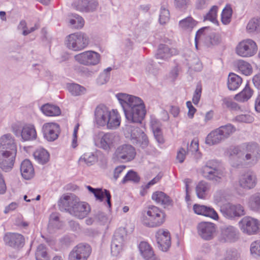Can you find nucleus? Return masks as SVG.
<instances>
[{
  "instance_id": "1",
  "label": "nucleus",
  "mask_w": 260,
  "mask_h": 260,
  "mask_svg": "<svg viewBox=\"0 0 260 260\" xmlns=\"http://www.w3.org/2000/svg\"><path fill=\"white\" fill-rule=\"evenodd\" d=\"M123 110L126 119L134 123H141L146 114L145 105L139 97L119 93L116 95Z\"/></svg>"
},
{
  "instance_id": "2",
  "label": "nucleus",
  "mask_w": 260,
  "mask_h": 260,
  "mask_svg": "<svg viewBox=\"0 0 260 260\" xmlns=\"http://www.w3.org/2000/svg\"><path fill=\"white\" fill-rule=\"evenodd\" d=\"M231 155H236L246 164L253 166L260 158V149L255 143L244 144L233 148Z\"/></svg>"
},
{
  "instance_id": "3",
  "label": "nucleus",
  "mask_w": 260,
  "mask_h": 260,
  "mask_svg": "<svg viewBox=\"0 0 260 260\" xmlns=\"http://www.w3.org/2000/svg\"><path fill=\"white\" fill-rule=\"evenodd\" d=\"M201 173L204 178L216 183L221 182L225 176L220 162L215 159L206 161L201 168Z\"/></svg>"
},
{
  "instance_id": "4",
  "label": "nucleus",
  "mask_w": 260,
  "mask_h": 260,
  "mask_svg": "<svg viewBox=\"0 0 260 260\" xmlns=\"http://www.w3.org/2000/svg\"><path fill=\"white\" fill-rule=\"evenodd\" d=\"M125 137L131 140L134 144L140 145L142 148H145L148 144L147 136L138 127L132 124H126L123 128Z\"/></svg>"
},
{
  "instance_id": "5",
  "label": "nucleus",
  "mask_w": 260,
  "mask_h": 260,
  "mask_svg": "<svg viewBox=\"0 0 260 260\" xmlns=\"http://www.w3.org/2000/svg\"><path fill=\"white\" fill-rule=\"evenodd\" d=\"M147 216L143 219V223L147 226L154 228L161 225L165 221L166 214L156 206L151 205L146 210Z\"/></svg>"
},
{
  "instance_id": "6",
  "label": "nucleus",
  "mask_w": 260,
  "mask_h": 260,
  "mask_svg": "<svg viewBox=\"0 0 260 260\" xmlns=\"http://www.w3.org/2000/svg\"><path fill=\"white\" fill-rule=\"evenodd\" d=\"M93 141L96 147L108 152L116 144V136L113 133L100 132L94 135Z\"/></svg>"
},
{
  "instance_id": "7",
  "label": "nucleus",
  "mask_w": 260,
  "mask_h": 260,
  "mask_svg": "<svg viewBox=\"0 0 260 260\" xmlns=\"http://www.w3.org/2000/svg\"><path fill=\"white\" fill-rule=\"evenodd\" d=\"M89 39L86 34L79 32L72 34L67 37V47L74 51H80L85 48L88 45Z\"/></svg>"
},
{
  "instance_id": "8",
  "label": "nucleus",
  "mask_w": 260,
  "mask_h": 260,
  "mask_svg": "<svg viewBox=\"0 0 260 260\" xmlns=\"http://www.w3.org/2000/svg\"><path fill=\"white\" fill-rule=\"evenodd\" d=\"M136 154L135 148L129 144H122L117 147L113 154L114 161L125 162L134 159Z\"/></svg>"
},
{
  "instance_id": "9",
  "label": "nucleus",
  "mask_w": 260,
  "mask_h": 260,
  "mask_svg": "<svg viewBox=\"0 0 260 260\" xmlns=\"http://www.w3.org/2000/svg\"><path fill=\"white\" fill-rule=\"evenodd\" d=\"M127 234L124 229L120 228L116 231L111 245V252L113 256L117 257L122 250L126 239Z\"/></svg>"
},
{
  "instance_id": "10",
  "label": "nucleus",
  "mask_w": 260,
  "mask_h": 260,
  "mask_svg": "<svg viewBox=\"0 0 260 260\" xmlns=\"http://www.w3.org/2000/svg\"><path fill=\"white\" fill-rule=\"evenodd\" d=\"M257 50V47L255 42L251 39H246L240 42L236 47L237 54L243 57L253 56Z\"/></svg>"
},
{
  "instance_id": "11",
  "label": "nucleus",
  "mask_w": 260,
  "mask_h": 260,
  "mask_svg": "<svg viewBox=\"0 0 260 260\" xmlns=\"http://www.w3.org/2000/svg\"><path fill=\"white\" fill-rule=\"evenodd\" d=\"M220 211L224 217L229 219H234L245 214L244 207L240 204H223L220 207Z\"/></svg>"
},
{
  "instance_id": "12",
  "label": "nucleus",
  "mask_w": 260,
  "mask_h": 260,
  "mask_svg": "<svg viewBox=\"0 0 260 260\" xmlns=\"http://www.w3.org/2000/svg\"><path fill=\"white\" fill-rule=\"evenodd\" d=\"M75 59L79 63L86 66H95L101 59L100 54L93 51H86L76 55Z\"/></svg>"
},
{
  "instance_id": "13",
  "label": "nucleus",
  "mask_w": 260,
  "mask_h": 260,
  "mask_svg": "<svg viewBox=\"0 0 260 260\" xmlns=\"http://www.w3.org/2000/svg\"><path fill=\"white\" fill-rule=\"evenodd\" d=\"M259 223L257 219L250 216H245L239 222V225L243 233L252 235L258 232Z\"/></svg>"
},
{
  "instance_id": "14",
  "label": "nucleus",
  "mask_w": 260,
  "mask_h": 260,
  "mask_svg": "<svg viewBox=\"0 0 260 260\" xmlns=\"http://www.w3.org/2000/svg\"><path fill=\"white\" fill-rule=\"evenodd\" d=\"M91 252L89 245L79 244L75 246L69 255V260H87Z\"/></svg>"
},
{
  "instance_id": "15",
  "label": "nucleus",
  "mask_w": 260,
  "mask_h": 260,
  "mask_svg": "<svg viewBox=\"0 0 260 260\" xmlns=\"http://www.w3.org/2000/svg\"><path fill=\"white\" fill-rule=\"evenodd\" d=\"M6 245L15 249L21 248L24 245L25 239L23 235L17 233H7L4 237Z\"/></svg>"
},
{
  "instance_id": "16",
  "label": "nucleus",
  "mask_w": 260,
  "mask_h": 260,
  "mask_svg": "<svg viewBox=\"0 0 260 260\" xmlns=\"http://www.w3.org/2000/svg\"><path fill=\"white\" fill-rule=\"evenodd\" d=\"M198 233L203 239L210 240L213 238L216 230V225L212 222H201L197 226Z\"/></svg>"
},
{
  "instance_id": "17",
  "label": "nucleus",
  "mask_w": 260,
  "mask_h": 260,
  "mask_svg": "<svg viewBox=\"0 0 260 260\" xmlns=\"http://www.w3.org/2000/svg\"><path fill=\"white\" fill-rule=\"evenodd\" d=\"M15 152L0 151V168L5 172H8L13 168L15 157Z\"/></svg>"
},
{
  "instance_id": "18",
  "label": "nucleus",
  "mask_w": 260,
  "mask_h": 260,
  "mask_svg": "<svg viewBox=\"0 0 260 260\" xmlns=\"http://www.w3.org/2000/svg\"><path fill=\"white\" fill-rule=\"evenodd\" d=\"M59 131V126L56 123H46L42 127L44 137L50 142L54 141L58 138Z\"/></svg>"
},
{
  "instance_id": "19",
  "label": "nucleus",
  "mask_w": 260,
  "mask_h": 260,
  "mask_svg": "<svg viewBox=\"0 0 260 260\" xmlns=\"http://www.w3.org/2000/svg\"><path fill=\"white\" fill-rule=\"evenodd\" d=\"M156 238L159 248L163 251H167L171 244L169 231L159 229L156 233Z\"/></svg>"
},
{
  "instance_id": "20",
  "label": "nucleus",
  "mask_w": 260,
  "mask_h": 260,
  "mask_svg": "<svg viewBox=\"0 0 260 260\" xmlns=\"http://www.w3.org/2000/svg\"><path fill=\"white\" fill-rule=\"evenodd\" d=\"M257 183L256 176L255 173L248 171L241 176L239 183L240 186L246 189L253 188Z\"/></svg>"
},
{
  "instance_id": "21",
  "label": "nucleus",
  "mask_w": 260,
  "mask_h": 260,
  "mask_svg": "<svg viewBox=\"0 0 260 260\" xmlns=\"http://www.w3.org/2000/svg\"><path fill=\"white\" fill-rule=\"evenodd\" d=\"M5 151L17 152V146L14 137L7 134L0 137V151Z\"/></svg>"
},
{
  "instance_id": "22",
  "label": "nucleus",
  "mask_w": 260,
  "mask_h": 260,
  "mask_svg": "<svg viewBox=\"0 0 260 260\" xmlns=\"http://www.w3.org/2000/svg\"><path fill=\"white\" fill-rule=\"evenodd\" d=\"M90 211L89 206L85 203L79 202L77 199L70 209V214L79 219L85 217Z\"/></svg>"
},
{
  "instance_id": "23",
  "label": "nucleus",
  "mask_w": 260,
  "mask_h": 260,
  "mask_svg": "<svg viewBox=\"0 0 260 260\" xmlns=\"http://www.w3.org/2000/svg\"><path fill=\"white\" fill-rule=\"evenodd\" d=\"M74 6L79 11L89 13L97 9L99 3L96 0H77L74 3Z\"/></svg>"
},
{
  "instance_id": "24",
  "label": "nucleus",
  "mask_w": 260,
  "mask_h": 260,
  "mask_svg": "<svg viewBox=\"0 0 260 260\" xmlns=\"http://www.w3.org/2000/svg\"><path fill=\"white\" fill-rule=\"evenodd\" d=\"M110 111L105 106H98L94 111L95 120L96 124L101 126H106V121Z\"/></svg>"
},
{
  "instance_id": "25",
  "label": "nucleus",
  "mask_w": 260,
  "mask_h": 260,
  "mask_svg": "<svg viewBox=\"0 0 260 260\" xmlns=\"http://www.w3.org/2000/svg\"><path fill=\"white\" fill-rule=\"evenodd\" d=\"M193 210L198 215L208 217L214 220L218 219V215L216 211L212 207L199 204H194Z\"/></svg>"
},
{
  "instance_id": "26",
  "label": "nucleus",
  "mask_w": 260,
  "mask_h": 260,
  "mask_svg": "<svg viewBox=\"0 0 260 260\" xmlns=\"http://www.w3.org/2000/svg\"><path fill=\"white\" fill-rule=\"evenodd\" d=\"M221 236L225 242H233L239 239V233L235 227L229 225L222 229Z\"/></svg>"
},
{
  "instance_id": "27",
  "label": "nucleus",
  "mask_w": 260,
  "mask_h": 260,
  "mask_svg": "<svg viewBox=\"0 0 260 260\" xmlns=\"http://www.w3.org/2000/svg\"><path fill=\"white\" fill-rule=\"evenodd\" d=\"M77 200L75 196L73 194L63 196L58 203L59 210L61 211H67L70 213V209L74 206Z\"/></svg>"
},
{
  "instance_id": "28",
  "label": "nucleus",
  "mask_w": 260,
  "mask_h": 260,
  "mask_svg": "<svg viewBox=\"0 0 260 260\" xmlns=\"http://www.w3.org/2000/svg\"><path fill=\"white\" fill-rule=\"evenodd\" d=\"M177 54L178 51L176 49L170 48L165 44H160L155 54V57L157 59L167 60Z\"/></svg>"
},
{
  "instance_id": "29",
  "label": "nucleus",
  "mask_w": 260,
  "mask_h": 260,
  "mask_svg": "<svg viewBox=\"0 0 260 260\" xmlns=\"http://www.w3.org/2000/svg\"><path fill=\"white\" fill-rule=\"evenodd\" d=\"M87 189L89 191L93 193L94 197L97 200L100 201H103L105 197L106 198V202L108 205L109 208L111 207V194L109 190L107 189L103 190L102 188L94 189L90 186H87Z\"/></svg>"
},
{
  "instance_id": "30",
  "label": "nucleus",
  "mask_w": 260,
  "mask_h": 260,
  "mask_svg": "<svg viewBox=\"0 0 260 260\" xmlns=\"http://www.w3.org/2000/svg\"><path fill=\"white\" fill-rule=\"evenodd\" d=\"M20 171L22 177L26 180L30 179L35 174L32 164L28 159H25L21 162Z\"/></svg>"
},
{
  "instance_id": "31",
  "label": "nucleus",
  "mask_w": 260,
  "mask_h": 260,
  "mask_svg": "<svg viewBox=\"0 0 260 260\" xmlns=\"http://www.w3.org/2000/svg\"><path fill=\"white\" fill-rule=\"evenodd\" d=\"M139 250L142 256L146 260H158L150 246L146 242H141Z\"/></svg>"
},
{
  "instance_id": "32",
  "label": "nucleus",
  "mask_w": 260,
  "mask_h": 260,
  "mask_svg": "<svg viewBox=\"0 0 260 260\" xmlns=\"http://www.w3.org/2000/svg\"><path fill=\"white\" fill-rule=\"evenodd\" d=\"M120 124V117L118 112L112 110L110 111L106 121V126L108 129H114L117 128Z\"/></svg>"
},
{
  "instance_id": "33",
  "label": "nucleus",
  "mask_w": 260,
  "mask_h": 260,
  "mask_svg": "<svg viewBox=\"0 0 260 260\" xmlns=\"http://www.w3.org/2000/svg\"><path fill=\"white\" fill-rule=\"evenodd\" d=\"M21 136L24 141H31L36 139L37 132L33 125H24L21 131Z\"/></svg>"
},
{
  "instance_id": "34",
  "label": "nucleus",
  "mask_w": 260,
  "mask_h": 260,
  "mask_svg": "<svg viewBox=\"0 0 260 260\" xmlns=\"http://www.w3.org/2000/svg\"><path fill=\"white\" fill-rule=\"evenodd\" d=\"M224 139L219 128L212 131L209 134L206 139V144L213 145L219 143Z\"/></svg>"
},
{
  "instance_id": "35",
  "label": "nucleus",
  "mask_w": 260,
  "mask_h": 260,
  "mask_svg": "<svg viewBox=\"0 0 260 260\" xmlns=\"http://www.w3.org/2000/svg\"><path fill=\"white\" fill-rule=\"evenodd\" d=\"M152 199L165 207L171 205L172 203L170 197L162 191L154 192L152 196Z\"/></svg>"
},
{
  "instance_id": "36",
  "label": "nucleus",
  "mask_w": 260,
  "mask_h": 260,
  "mask_svg": "<svg viewBox=\"0 0 260 260\" xmlns=\"http://www.w3.org/2000/svg\"><path fill=\"white\" fill-rule=\"evenodd\" d=\"M242 82V78L235 73H231L228 79V87L230 90H235L239 87Z\"/></svg>"
},
{
  "instance_id": "37",
  "label": "nucleus",
  "mask_w": 260,
  "mask_h": 260,
  "mask_svg": "<svg viewBox=\"0 0 260 260\" xmlns=\"http://www.w3.org/2000/svg\"><path fill=\"white\" fill-rule=\"evenodd\" d=\"M42 112L48 116H56L60 114L59 108L53 105L47 104L41 107Z\"/></svg>"
},
{
  "instance_id": "38",
  "label": "nucleus",
  "mask_w": 260,
  "mask_h": 260,
  "mask_svg": "<svg viewBox=\"0 0 260 260\" xmlns=\"http://www.w3.org/2000/svg\"><path fill=\"white\" fill-rule=\"evenodd\" d=\"M34 156L36 160L41 164H45L49 160V154L44 148H39L34 153Z\"/></svg>"
},
{
  "instance_id": "39",
  "label": "nucleus",
  "mask_w": 260,
  "mask_h": 260,
  "mask_svg": "<svg viewBox=\"0 0 260 260\" xmlns=\"http://www.w3.org/2000/svg\"><path fill=\"white\" fill-rule=\"evenodd\" d=\"M197 21L191 17H187L179 22V26L182 29L186 31H191L197 25Z\"/></svg>"
},
{
  "instance_id": "40",
  "label": "nucleus",
  "mask_w": 260,
  "mask_h": 260,
  "mask_svg": "<svg viewBox=\"0 0 260 260\" xmlns=\"http://www.w3.org/2000/svg\"><path fill=\"white\" fill-rule=\"evenodd\" d=\"M209 188V184L204 181H200L196 187L197 197L200 199H205Z\"/></svg>"
},
{
  "instance_id": "41",
  "label": "nucleus",
  "mask_w": 260,
  "mask_h": 260,
  "mask_svg": "<svg viewBox=\"0 0 260 260\" xmlns=\"http://www.w3.org/2000/svg\"><path fill=\"white\" fill-rule=\"evenodd\" d=\"M252 94L253 90L247 84L241 92L236 95L235 99L238 101L243 102L248 101L251 97Z\"/></svg>"
},
{
  "instance_id": "42",
  "label": "nucleus",
  "mask_w": 260,
  "mask_h": 260,
  "mask_svg": "<svg viewBox=\"0 0 260 260\" xmlns=\"http://www.w3.org/2000/svg\"><path fill=\"white\" fill-rule=\"evenodd\" d=\"M250 208L255 211H260V193L256 192L252 194L248 201Z\"/></svg>"
},
{
  "instance_id": "43",
  "label": "nucleus",
  "mask_w": 260,
  "mask_h": 260,
  "mask_svg": "<svg viewBox=\"0 0 260 260\" xmlns=\"http://www.w3.org/2000/svg\"><path fill=\"white\" fill-rule=\"evenodd\" d=\"M36 260H49L46 247L41 244L37 248L35 252Z\"/></svg>"
},
{
  "instance_id": "44",
  "label": "nucleus",
  "mask_w": 260,
  "mask_h": 260,
  "mask_svg": "<svg viewBox=\"0 0 260 260\" xmlns=\"http://www.w3.org/2000/svg\"><path fill=\"white\" fill-rule=\"evenodd\" d=\"M219 129L224 140L229 138L236 130V127L230 123L221 126L219 127Z\"/></svg>"
},
{
  "instance_id": "45",
  "label": "nucleus",
  "mask_w": 260,
  "mask_h": 260,
  "mask_svg": "<svg viewBox=\"0 0 260 260\" xmlns=\"http://www.w3.org/2000/svg\"><path fill=\"white\" fill-rule=\"evenodd\" d=\"M84 21L82 17L77 14H73L69 19L70 25L74 28H80L84 25Z\"/></svg>"
},
{
  "instance_id": "46",
  "label": "nucleus",
  "mask_w": 260,
  "mask_h": 260,
  "mask_svg": "<svg viewBox=\"0 0 260 260\" xmlns=\"http://www.w3.org/2000/svg\"><path fill=\"white\" fill-rule=\"evenodd\" d=\"M68 89L69 92L73 95H80L85 92V88L75 83L70 84L68 85Z\"/></svg>"
},
{
  "instance_id": "47",
  "label": "nucleus",
  "mask_w": 260,
  "mask_h": 260,
  "mask_svg": "<svg viewBox=\"0 0 260 260\" xmlns=\"http://www.w3.org/2000/svg\"><path fill=\"white\" fill-rule=\"evenodd\" d=\"M238 68L239 70L244 75L246 76L250 75L252 72L251 65L243 60H240L238 63Z\"/></svg>"
},
{
  "instance_id": "48",
  "label": "nucleus",
  "mask_w": 260,
  "mask_h": 260,
  "mask_svg": "<svg viewBox=\"0 0 260 260\" xmlns=\"http://www.w3.org/2000/svg\"><path fill=\"white\" fill-rule=\"evenodd\" d=\"M96 157L92 152H88L84 154L80 158V162H84L88 166L93 165L96 161Z\"/></svg>"
},
{
  "instance_id": "49",
  "label": "nucleus",
  "mask_w": 260,
  "mask_h": 260,
  "mask_svg": "<svg viewBox=\"0 0 260 260\" xmlns=\"http://www.w3.org/2000/svg\"><path fill=\"white\" fill-rule=\"evenodd\" d=\"M140 177L137 173L132 170L129 171L124 177L123 178L121 182L123 184L125 183L128 181H131L135 183H137L140 181Z\"/></svg>"
},
{
  "instance_id": "50",
  "label": "nucleus",
  "mask_w": 260,
  "mask_h": 260,
  "mask_svg": "<svg viewBox=\"0 0 260 260\" xmlns=\"http://www.w3.org/2000/svg\"><path fill=\"white\" fill-rule=\"evenodd\" d=\"M232 10L231 7L225 8L222 12L221 21L224 24H229L231 20Z\"/></svg>"
},
{
  "instance_id": "51",
  "label": "nucleus",
  "mask_w": 260,
  "mask_h": 260,
  "mask_svg": "<svg viewBox=\"0 0 260 260\" xmlns=\"http://www.w3.org/2000/svg\"><path fill=\"white\" fill-rule=\"evenodd\" d=\"M204 39L205 45L209 47L212 45L217 44L220 41L219 37L214 33L206 36Z\"/></svg>"
},
{
  "instance_id": "52",
  "label": "nucleus",
  "mask_w": 260,
  "mask_h": 260,
  "mask_svg": "<svg viewBox=\"0 0 260 260\" xmlns=\"http://www.w3.org/2000/svg\"><path fill=\"white\" fill-rule=\"evenodd\" d=\"M250 252L255 258H260V241H255L251 244Z\"/></svg>"
},
{
  "instance_id": "53",
  "label": "nucleus",
  "mask_w": 260,
  "mask_h": 260,
  "mask_svg": "<svg viewBox=\"0 0 260 260\" xmlns=\"http://www.w3.org/2000/svg\"><path fill=\"white\" fill-rule=\"evenodd\" d=\"M260 27V19L253 18L250 20L247 25V29L252 32L256 30Z\"/></svg>"
},
{
  "instance_id": "54",
  "label": "nucleus",
  "mask_w": 260,
  "mask_h": 260,
  "mask_svg": "<svg viewBox=\"0 0 260 260\" xmlns=\"http://www.w3.org/2000/svg\"><path fill=\"white\" fill-rule=\"evenodd\" d=\"M170 19V13L168 9L164 7H161L159 14V22L160 24H165L169 21Z\"/></svg>"
},
{
  "instance_id": "55",
  "label": "nucleus",
  "mask_w": 260,
  "mask_h": 260,
  "mask_svg": "<svg viewBox=\"0 0 260 260\" xmlns=\"http://www.w3.org/2000/svg\"><path fill=\"white\" fill-rule=\"evenodd\" d=\"M217 9V6H213L205 17V20H209L213 23L217 22L216 20Z\"/></svg>"
},
{
  "instance_id": "56",
  "label": "nucleus",
  "mask_w": 260,
  "mask_h": 260,
  "mask_svg": "<svg viewBox=\"0 0 260 260\" xmlns=\"http://www.w3.org/2000/svg\"><path fill=\"white\" fill-rule=\"evenodd\" d=\"M202 88L201 84L198 83L196 86V90L192 97V102L194 105H197L201 98Z\"/></svg>"
},
{
  "instance_id": "57",
  "label": "nucleus",
  "mask_w": 260,
  "mask_h": 260,
  "mask_svg": "<svg viewBox=\"0 0 260 260\" xmlns=\"http://www.w3.org/2000/svg\"><path fill=\"white\" fill-rule=\"evenodd\" d=\"M223 103L226 106V107L230 108L232 110H238L240 109V107L239 106V105L229 98L223 99Z\"/></svg>"
},
{
  "instance_id": "58",
  "label": "nucleus",
  "mask_w": 260,
  "mask_h": 260,
  "mask_svg": "<svg viewBox=\"0 0 260 260\" xmlns=\"http://www.w3.org/2000/svg\"><path fill=\"white\" fill-rule=\"evenodd\" d=\"M235 119L238 122L251 123L253 121V117L249 114H241L237 116Z\"/></svg>"
},
{
  "instance_id": "59",
  "label": "nucleus",
  "mask_w": 260,
  "mask_h": 260,
  "mask_svg": "<svg viewBox=\"0 0 260 260\" xmlns=\"http://www.w3.org/2000/svg\"><path fill=\"white\" fill-rule=\"evenodd\" d=\"M209 28V27H203L199 29L197 31L195 37V43L196 48H197V43L198 40L202 38H206V37L205 36L206 35L205 30L208 29Z\"/></svg>"
},
{
  "instance_id": "60",
  "label": "nucleus",
  "mask_w": 260,
  "mask_h": 260,
  "mask_svg": "<svg viewBox=\"0 0 260 260\" xmlns=\"http://www.w3.org/2000/svg\"><path fill=\"white\" fill-rule=\"evenodd\" d=\"M110 79V74L105 73H101L97 79L96 82L99 85H102L106 83Z\"/></svg>"
},
{
  "instance_id": "61",
  "label": "nucleus",
  "mask_w": 260,
  "mask_h": 260,
  "mask_svg": "<svg viewBox=\"0 0 260 260\" xmlns=\"http://www.w3.org/2000/svg\"><path fill=\"white\" fill-rule=\"evenodd\" d=\"M176 7L180 10H185L189 4V0H175Z\"/></svg>"
},
{
  "instance_id": "62",
  "label": "nucleus",
  "mask_w": 260,
  "mask_h": 260,
  "mask_svg": "<svg viewBox=\"0 0 260 260\" xmlns=\"http://www.w3.org/2000/svg\"><path fill=\"white\" fill-rule=\"evenodd\" d=\"M126 167L124 165H120L117 167L114 171V175L113 178L115 180H117L119 178L120 175L123 172V171L125 170Z\"/></svg>"
},
{
  "instance_id": "63",
  "label": "nucleus",
  "mask_w": 260,
  "mask_h": 260,
  "mask_svg": "<svg viewBox=\"0 0 260 260\" xmlns=\"http://www.w3.org/2000/svg\"><path fill=\"white\" fill-rule=\"evenodd\" d=\"M210 0H197L196 8L199 10L205 9L208 5Z\"/></svg>"
},
{
  "instance_id": "64",
  "label": "nucleus",
  "mask_w": 260,
  "mask_h": 260,
  "mask_svg": "<svg viewBox=\"0 0 260 260\" xmlns=\"http://www.w3.org/2000/svg\"><path fill=\"white\" fill-rule=\"evenodd\" d=\"M186 155V151L183 148H181L178 151L176 158L179 162L182 163L184 161Z\"/></svg>"
}]
</instances>
